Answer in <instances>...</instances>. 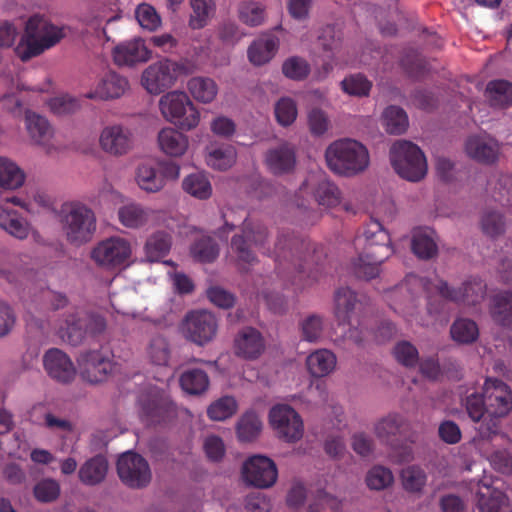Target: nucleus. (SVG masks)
Listing matches in <instances>:
<instances>
[{
    "instance_id": "obj_50",
    "label": "nucleus",
    "mask_w": 512,
    "mask_h": 512,
    "mask_svg": "<svg viewBox=\"0 0 512 512\" xmlns=\"http://www.w3.org/2000/svg\"><path fill=\"white\" fill-rule=\"evenodd\" d=\"M238 16L240 21L248 26H259L266 17L265 7L259 2L242 1L238 5Z\"/></svg>"
},
{
    "instance_id": "obj_21",
    "label": "nucleus",
    "mask_w": 512,
    "mask_h": 512,
    "mask_svg": "<svg viewBox=\"0 0 512 512\" xmlns=\"http://www.w3.org/2000/svg\"><path fill=\"white\" fill-rule=\"evenodd\" d=\"M43 365L47 374L57 382L67 384L76 376L73 362L58 348H51L44 354Z\"/></svg>"
},
{
    "instance_id": "obj_9",
    "label": "nucleus",
    "mask_w": 512,
    "mask_h": 512,
    "mask_svg": "<svg viewBox=\"0 0 512 512\" xmlns=\"http://www.w3.org/2000/svg\"><path fill=\"white\" fill-rule=\"evenodd\" d=\"M62 224L67 240L76 245L90 241L96 231L94 212L79 202L63 205Z\"/></svg>"
},
{
    "instance_id": "obj_57",
    "label": "nucleus",
    "mask_w": 512,
    "mask_h": 512,
    "mask_svg": "<svg viewBox=\"0 0 512 512\" xmlns=\"http://www.w3.org/2000/svg\"><path fill=\"white\" fill-rule=\"evenodd\" d=\"M237 411V402L231 396H224L213 402L207 409V415L211 420L224 421L233 416Z\"/></svg>"
},
{
    "instance_id": "obj_31",
    "label": "nucleus",
    "mask_w": 512,
    "mask_h": 512,
    "mask_svg": "<svg viewBox=\"0 0 512 512\" xmlns=\"http://www.w3.org/2000/svg\"><path fill=\"white\" fill-rule=\"evenodd\" d=\"M206 150V163L215 170L225 171L231 168L236 161L237 152L231 144L211 143Z\"/></svg>"
},
{
    "instance_id": "obj_43",
    "label": "nucleus",
    "mask_w": 512,
    "mask_h": 512,
    "mask_svg": "<svg viewBox=\"0 0 512 512\" xmlns=\"http://www.w3.org/2000/svg\"><path fill=\"white\" fill-rule=\"evenodd\" d=\"M188 90L199 102L210 103L217 95L218 88L214 80L206 77H193L188 82Z\"/></svg>"
},
{
    "instance_id": "obj_38",
    "label": "nucleus",
    "mask_w": 512,
    "mask_h": 512,
    "mask_svg": "<svg viewBox=\"0 0 512 512\" xmlns=\"http://www.w3.org/2000/svg\"><path fill=\"white\" fill-rule=\"evenodd\" d=\"M485 96L492 107L505 108L512 105V83L497 79L487 83Z\"/></svg>"
},
{
    "instance_id": "obj_42",
    "label": "nucleus",
    "mask_w": 512,
    "mask_h": 512,
    "mask_svg": "<svg viewBox=\"0 0 512 512\" xmlns=\"http://www.w3.org/2000/svg\"><path fill=\"white\" fill-rule=\"evenodd\" d=\"M171 238L165 232L152 234L145 243V255L150 262H158L170 251Z\"/></svg>"
},
{
    "instance_id": "obj_47",
    "label": "nucleus",
    "mask_w": 512,
    "mask_h": 512,
    "mask_svg": "<svg viewBox=\"0 0 512 512\" xmlns=\"http://www.w3.org/2000/svg\"><path fill=\"white\" fill-rule=\"evenodd\" d=\"M183 190L189 195L204 200L212 194L211 183L202 173H193L184 178Z\"/></svg>"
},
{
    "instance_id": "obj_25",
    "label": "nucleus",
    "mask_w": 512,
    "mask_h": 512,
    "mask_svg": "<svg viewBox=\"0 0 512 512\" xmlns=\"http://www.w3.org/2000/svg\"><path fill=\"white\" fill-rule=\"evenodd\" d=\"M395 333L396 327L392 322L384 321L376 331L372 332L365 328L362 321H359L357 326L349 327L344 334V339L352 341L359 348H364L370 336H373L377 343H384L390 340Z\"/></svg>"
},
{
    "instance_id": "obj_16",
    "label": "nucleus",
    "mask_w": 512,
    "mask_h": 512,
    "mask_svg": "<svg viewBox=\"0 0 512 512\" xmlns=\"http://www.w3.org/2000/svg\"><path fill=\"white\" fill-rule=\"evenodd\" d=\"M181 328L188 340L203 346L216 336L218 322L212 313L206 310H196L185 316Z\"/></svg>"
},
{
    "instance_id": "obj_14",
    "label": "nucleus",
    "mask_w": 512,
    "mask_h": 512,
    "mask_svg": "<svg viewBox=\"0 0 512 512\" xmlns=\"http://www.w3.org/2000/svg\"><path fill=\"white\" fill-rule=\"evenodd\" d=\"M368 299L349 287H339L333 296V315L338 325H351L353 316H361L368 311Z\"/></svg>"
},
{
    "instance_id": "obj_5",
    "label": "nucleus",
    "mask_w": 512,
    "mask_h": 512,
    "mask_svg": "<svg viewBox=\"0 0 512 512\" xmlns=\"http://www.w3.org/2000/svg\"><path fill=\"white\" fill-rule=\"evenodd\" d=\"M65 36L64 30L40 15L31 16L26 22L25 35L16 48L22 61L42 54L58 44Z\"/></svg>"
},
{
    "instance_id": "obj_53",
    "label": "nucleus",
    "mask_w": 512,
    "mask_h": 512,
    "mask_svg": "<svg viewBox=\"0 0 512 512\" xmlns=\"http://www.w3.org/2000/svg\"><path fill=\"white\" fill-rule=\"evenodd\" d=\"M170 353L169 343L165 337L155 335L151 338L147 347V355L153 364L158 366L168 365Z\"/></svg>"
},
{
    "instance_id": "obj_11",
    "label": "nucleus",
    "mask_w": 512,
    "mask_h": 512,
    "mask_svg": "<svg viewBox=\"0 0 512 512\" xmlns=\"http://www.w3.org/2000/svg\"><path fill=\"white\" fill-rule=\"evenodd\" d=\"M159 108L163 117L181 130L190 131L199 124L200 113L184 92L166 93L159 100Z\"/></svg>"
},
{
    "instance_id": "obj_19",
    "label": "nucleus",
    "mask_w": 512,
    "mask_h": 512,
    "mask_svg": "<svg viewBox=\"0 0 512 512\" xmlns=\"http://www.w3.org/2000/svg\"><path fill=\"white\" fill-rule=\"evenodd\" d=\"M242 476L247 484L264 489L275 484L278 471L273 460L263 455H254L244 462Z\"/></svg>"
},
{
    "instance_id": "obj_3",
    "label": "nucleus",
    "mask_w": 512,
    "mask_h": 512,
    "mask_svg": "<svg viewBox=\"0 0 512 512\" xmlns=\"http://www.w3.org/2000/svg\"><path fill=\"white\" fill-rule=\"evenodd\" d=\"M354 244L361 252L353 262V270L358 278L366 280L376 278L381 264L394 252L389 233L375 219L365 225L362 234L355 238Z\"/></svg>"
},
{
    "instance_id": "obj_27",
    "label": "nucleus",
    "mask_w": 512,
    "mask_h": 512,
    "mask_svg": "<svg viewBox=\"0 0 512 512\" xmlns=\"http://www.w3.org/2000/svg\"><path fill=\"white\" fill-rule=\"evenodd\" d=\"M467 155L484 164H493L498 159L499 145L497 141L486 135L470 136L465 143Z\"/></svg>"
},
{
    "instance_id": "obj_44",
    "label": "nucleus",
    "mask_w": 512,
    "mask_h": 512,
    "mask_svg": "<svg viewBox=\"0 0 512 512\" xmlns=\"http://www.w3.org/2000/svg\"><path fill=\"white\" fill-rule=\"evenodd\" d=\"M262 430V422L254 411H247L239 419L236 432L241 442H250L258 437Z\"/></svg>"
},
{
    "instance_id": "obj_12",
    "label": "nucleus",
    "mask_w": 512,
    "mask_h": 512,
    "mask_svg": "<svg viewBox=\"0 0 512 512\" xmlns=\"http://www.w3.org/2000/svg\"><path fill=\"white\" fill-rule=\"evenodd\" d=\"M140 417L147 425H157L176 417V406L162 389L150 387L138 398Z\"/></svg>"
},
{
    "instance_id": "obj_36",
    "label": "nucleus",
    "mask_w": 512,
    "mask_h": 512,
    "mask_svg": "<svg viewBox=\"0 0 512 512\" xmlns=\"http://www.w3.org/2000/svg\"><path fill=\"white\" fill-rule=\"evenodd\" d=\"M25 124L31 139L38 145L46 146L53 135V130L46 118L32 111H26Z\"/></svg>"
},
{
    "instance_id": "obj_28",
    "label": "nucleus",
    "mask_w": 512,
    "mask_h": 512,
    "mask_svg": "<svg viewBox=\"0 0 512 512\" xmlns=\"http://www.w3.org/2000/svg\"><path fill=\"white\" fill-rule=\"evenodd\" d=\"M128 87V80L124 76L109 71L101 78L94 92L89 93L87 97L102 100L117 99L126 92Z\"/></svg>"
},
{
    "instance_id": "obj_37",
    "label": "nucleus",
    "mask_w": 512,
    "mask_h": 512,
    "mask_svg": "<svg viewBox=\"0 0 512 512\" xmlns=\"http://www.w3.org/2000/svg\"><path fill=\"white\" fill-rule=\"evenodd\" d=\"M0 228L21 240L29 234L27 221L17 211L4 206H0Z\"/></svg>"
},
{
    "instance_id": "obj_24",
    "label": "nucleus",
    "mask_w": 512,
    "mask_h": 512,
    "mask_svg": "<svg viewBox=\"0 0 512 512\" xmlns=\"http://www.w3.org/2000/svg\"><path fill=\"white\" fill-rule=\"evenodd\" d=\"M113 59L118 66H133L149 60L151 52L144 40L135 38L114 47Z\"/></svg>"
},
{
    "instance_id": "obj_60",
    "label": "nucleus",
    "mask_w": 512,
    "mask_h": 512,
    "mask_svg": "<svg viewBox=\"0 0 512 512\" xmlns=\"http://www.w3.org/2000/svg\"><path fill=\"white\" fill-rule=\"evenodd\" d=\"M466 411L472 421L478 423V426L485 420H489L486 413V399L483 394L472 393L466 397Z\"/></svg>"
},
{
    "instance_id": "obj_52",
    "label": "nucleus",
    "mask_w": 512,
    "mask_h": 512,
    "mask_svg": "<svg viewBox=\"0 0 512 512\" xmlns=\"http://www.w3.org/2000/svg\"><path fill=\"white\" fill-rule=\"evenodd\" d=\"M136 180L139 187L147 192H158L164 187L163 177L158 170L147 164H142L137 169Z\"/></svg>"
},
{
    "instance_id": "obj_1",
    "label": "nucleus",
    "mask_w": 512,
    "mask_h": 512,
    "mask_svg": "<svg viewBox=\"0 0 512 512\" xmlns=\"http://www.w3.org/2000/svg\"><path fill=\"white\" fill-rule=\"evenodd\" d=\"M268 237V229L261 221L246 218L242 224V233L234 235L231 239V250L241 265L250 266L257 262L251 244L263 254L273 257L276 274L283 282L281 285L285 288L292 286L294 293L318 281V270H311L308 273L305 271L308 243L289 232L282 231L277 237L274 249H271L267 245Z\"/></svg>"
},
{
    "instance_id": "obj_8",
    "label": "nucleus",
    "mask_w": 512,
    "mask_h": 512,
    "mask_svg": "<svg viewBox=\"0 0 512 512\" xmlns=\"http://www.w3.org/2000/svg\"><path fill=\"white\" fill-rule=\"evenodd\" d=\"M390 161L395 172L401 178L411 182L420 181L427 173L424 153L410 141H396L390 148Z\"/></svg>"
},
{
    "instance_id": "obj_23",
    "label": "nucleus",
    "mask_w": 512,
    "mask_h": 512,
    "mask_svg": "<svg viewBox=\"0 0 512 512\" xmlns=\"http://www.w3.org/2000/svg\"><path fill=\"white\" fill-rule=\"evenodd\" d=\"M235 354L246 360H255L265 350V340L261 332L253 327H244L234 339Z\"/></svg>"
},
{
    "instance_id": "obj_15",
    "label": "nucleus",
    "mask_w": 512,
    "mask_h": 512,
    "mask_svg": "<svg viewBox=\"0 0 512 512\" xmlns=\"http://www.w3.org/2000/svg\"><path fill=\"white\" fill-rule=\"evenodd\" d=\"M117 473L126 486L135 489L146 487L152 479L146 459L132 451L125 452L119 457Z\"/></svg>"
},
{
    "instance_id": "obj_58",
    "label": "nucleus",
    "mask_w": 512,
    "mask_h": 512,
    "mask_svg": "<svg viewBox=\"0 0 512 512\" xmlns=\"http://www.w3.org/2000/svg\"><path fill=\"white\" fill-rule=\"evenodd\" d=\"M341 88L351 96L364 97L369 95L372 82L362 74H353L341 81Z\"/></svg>"
},
{
    "instance_id": "obj_49",
    "label": "nucleus",
    "mask_w": 512,
    "mask_h": 512,
    "mask_svg": "<svg viewBox=\"0 0 512 512\" xmlns=\"http://www.w3.org/2000/svg\"><path fill=\"white\" fill-rule=\"evenodd\" d=\"M314 197L319 205L332 208L340 204L341 192L336 184L326 178L320 180L314 190Z\"/></svg>"
},
{
    "instance_id": "obj_13",
    "label": "nucleus",
    "mask_w": 512,
    "mask_h": 512,
    "mask_svg": "<svg viewBox=\"0 0 512 512\" xmlns=\"http://www.w3.org/2000/svg\"><path fill=\"white\" fill-rule=\"evenodd\" d=\"M131 256L130 241L119 236L100 241L91 251L92 260L106 270H116L127 265Z\"/></svg>"
},
{
    "instance_id": "obj_17",
    "label": "nucleus",
    "mask_w": 512,
    "mask_h": 512,
    "mask_svg": "<svg viewBox=\"0 0 512 512\" xmlns=\"http://www.w3.org/2000/svg\"><path fill=\"white\" fill-rule=\"evenodd\" d=\"M179 69V64L169 59L151 64L142 74V85L150 94H160L174 85Z\"/></svg>"
},
{
    "instance_id": "obj_34",
    "label": "nucleus",
    "mask_w": 512,
    "mask_h": 512,
    "mask_svg": "<svg viewBox=\"0 0 512 512\" xmlns=\"http://www.w3.org/2000/svg\"><path fill=\"white\" fill-rule=\"evenodd\" d=\"M477 512H512V505L506 494L499 490L487 489L477 495Z\"/></svg>"
},
{
    "instance_id": "obj_20",
    "label": "nucleus",
    "mask_w": 512,
    "mask_h": 512,
    "mask_svg": "<svg viewBox=\"0 0 512 512\" xmlns=\"http://www.w3.org/2000/svg\"><path fill=\"white\" fill-rule=\"evenodd\" d=\"M79 367L83 380L96 384L106 380L113 370V362L108 353L93 350L81 355Z\"/></svg>"
},
{
    "instance_id": "obj_46",
    "label": "nucleus",
    "mask_w": 512,
    "mask_h": 512,
    "mask_svg": "<svg viewBox=\"0 0 512 512\" xmlns=\"http://www.w3.org/2000/svg\"><path fill=\"white\" fill-rule=\"evenodd\" d=\"M383 124L389 134L400 135L409 125L406 112L398 106H389L383 112Z\"/></svg>"
},
{
    "instance_id": "obj_51",
    "label": "nucleus",
    "mask_w": 512,
    "mask_h": 512,
    "mask_svg": "<svg viewBox=\"0 0 512 512\" xmlns=\"http://www.w3.org/2000/svg\"><path fill=\"white\" fill-rule=\"evenodd\" d=\"M192 14L189 26L192 29H201L208 23L209 18L215 11L213 0H190Z\"/></svg>"
},
{
    "instance_id": "obj_56",
    "label": "nucleus",
    "mask_w": 512,
    "mask_h": 512,
    "mask_svg": "<svg viewBox=\"0 0 512 512\" xmlns=\"http://www.w3.org/2000/svg\"><path fill=\"white\" fill-rule=\"evenodd\" d=\"M401 66L413 79H421L428 73L427 61L415 51H410L402 57Z\"/></svg>"
},
{
    "instance_id": "obj_10",
    "label": "nucleus",
    "mask_w": 512,
    "mask_h": 512,
    "mask_svg": "<svg viewBox=\"0 0 512 512\" xmlns=\"http://www.w3.org/2000/svg\"><path fill=\"white\" fill-rule=\"evenodd\" d=\"M410 425L408 420L399 413H389L380 418L374 425L375 436L389 446L397 454V462H410L413 459L411 446L402 445L401 441L406 437Z\"/></svg>"
},
{
    "instance_id": "obj_32",
    "label": "nucleus",
    "mask_w": 512,
    "mask_h": 512,
    "mask_svg": "<svg viewBox=\"0 0 512 512\" xmlns=\"http://www.w3.org/2000/svg\"><path fill=\"white\" fill-rule=\"evenodd\" d=\"M108 472L107 459L102 455H96L88 459L79 469L80 481L88 486H95L104 481Z\"/></svg>"
},
{
    "instance_id": "obj_33",
    "label": "nucleus",
    "mask_w": 512,
    "mask_h": 512,
    "mask_svg": "<svg viewBox=\"0 0 512 512\" xmlns=\"http://www.w3.org/2000/svg\"><path fill=\"white\" fill-rule=\"evenodd\" d=\"M490 314L493 321L505 328H512V292L502 291L491 300Z\"/></svg>"
},
{
    "instance_id": "obj_18",
    "label": "nucleus",
    "mask_w": 512,
    "mask_h": 512,
    "mask_svg": "<svg viewBox=\"0 0 512 512\" xmlns=\"http://www.w3.org/2000/svg\"><path fill=\"white\" fill-rule=\"evenodd\" d=\"M271 426L287 442H296L303 436L304 426L300 415L288 405H276L269 413Z\"/></svg>"
},
{
    "instance_id": "obj_62",
    "label": "nucleus",
    "mask_w": 512,
    "mask_h": 512,
    "mask_svg": "<svg viewBox=\"0 0 512 512\" xmlns=\"http://www.w3.org/2000/svg\"><path fill=\"white\" fill-rule=\"evenodd\" d=\"M60 491L59 483L50 478L42 479L33 488L34 497L41 503H51L57 500Z\"/></svg>"
},
{
    "instance_id": "obj_39",
    "label": "nucleus",
    "mask_w": 512,
    "mask_h": 512,
    "mask_svg": "<svg viewBox=\"0 0 512 512\" xmlns=\"http://www.w3.org/2000/svg\"><path fill=\"white\" fill-rule=\"evenodd\" d=\"M150 210L140 204L129 203L119 208L118 219L127 228H140L147 224Z\"/></svg>"
},
{
    "instance_id": "obj_7",
    "label": "nucleus",
    "mask_w": 512,
    "mask_h": 512,
    "mask_svg": "<svg viewBox=\"0 0 512 512\" xmlns=\"http://www.w3.org/2000/svg\"><path fill=\"white\" fill-rule=\"evenodd\" d=\"M106 329L105 318L95 312L75 309L65 315L58 325L60 338L72 346L81 344L87 336H97Z\"/></svg>"
},
{
    "instance_id": "obj_6",
    "label": "nucleus",
    "mask_w": 512,
    "mask_h": 512,
    "mask_svg": "<svg viewBox=\"0 0 512 512\" xmlns=\"http://www.w3.org/2000/svg\"><path fill=\"white\" fill-rule=\"evenodd\" d=\"M483 391L489 420L485 419L476 430L481 439H491L499 432L500 419L512 409V392L502 380L492 378L485 380Z\"/></svg>"
},
{
    "instance_id": "obj_26",
    "label": "nucleus",
    "mask_w": 512,
    "mask_h": 512,
    "mask_svg": "<svg viewBox=\"0 0 512 512\" xmlns=\"http://www.w3.org/2000/svg\"><path fill=\"white\" fill-rule=\"evenodd\" d=\"M265 164L274 175H284L292 172L296 165V152L289 143H283L269 149L265 154Z\"/></svg>"
},
{
    "instance_id": "obj_55",
    "label": "nucleus",
    "mask_w": 512,
    "mask_h": 512,
    "mask_svg": "<svg viewBox=\"0 0 512 512\" xmlns=\"http://www.w3.org/2000/svg\"><path fill=\"white\" fill-rule=\"evenodd\" d=\"M191 254L197 261L209 263L218 257L219 247L213 238L202 237L192 245Z\"/></svg>"
},
{
    "instance_id": "obj_61",
    "label": "nucleus",
    "mask_w": 512,
    "mask_h": 512,
    "mask_svg": "<svg viewBox=\"0 0 512 512\" xmlns=\"http://www.w3.org/2000/svg\"><path fill=\"white\" fill-rule=\"evenodd\" d=\"M135 17L139 25L148 31H155L161 25V17L156 9L147 3L138 5L135 11Z\"/></svg>"
},
{
    "instance_id": "obj_29",
    "label": "nucleus",
    "mask_w": 512,
    "mask_h": 512,
    "mask_svg": "<svg viewBox=\"0 0 512 512\" xmlns=\"http://www.w3.org/2000/svg\"><path fill=\"white\" fill-rule=\"evenodd\" d=\"M157 140L160 150L170 157L183 156L189 147L188 136L173 127L162 128Z\"/></svg>"
},
{
    "instance_id": "obj_2",
    "label": "nucleus",
    "mask_w": 512,
    "mask_h": 512,
    "mask_svg": "<svg viewBox=\"0 0 512 512\" xmlns=\"http://www.w3.org/2000/svg\"><path fill=\"white\" fill-rule=\"evenodd\" d=\"M432 288L444 299L455 303L476 305L486 295V283L477 277L466 280L458 289L452 288L444 280L433 285L427 278L409 274L403 282L387 294L390 307L404 317H413L417 308V299L425 293L427 295V311L430 315H439L445 308L443 300L434 301L431 295Z\"/></svg>"
},
{
    "instance_id": "obj_48",
    "label": "nucleus",
    "mask_w": 512,
    "mask_h": 512,
    "mask_svg": "<svg viewBox=\"0 0 512 512\" xmlns=\"http://www.w3.org/2000/svg\"><path fill=\"white\" fill-rule=\"evenodd\" d=\"M450 334L454 341L461 344H470L477 340L479 329L473 320L459 318L452 324Z\"/></svg>"
},
{
    "instance_id": "obj_64",
    "label": "nucleus",
    "mask_w": 512,
    "mask_h": 512,
    "mask_svg": "<svg viewBox=\"0 0 512 512\" xmlns=\"http://www.w3.org/2000/svg\"><path fill=\"white\" fill-rule=\"evenodd\" d=\"M342 506L341 500L319 489L313 501L308 506V512H322L326 508L331 512H339Z\"/></svg>"
},
{
    "instance_id": "obj_63",
    "label": "nucleus",
    "mask_w": 512,
    "mask_h": 512,
    "mask_svg": "<svg viewBox=\"0 0 512 512\" xmlns=\"http://www.w3.org/2000/svg\"><path fill=\"white\" fill-rule=\"evenodd\" d=\"M393 354L396 360L405 367H415L419 363V352L409 341L398 342L393 349Z\"/></svg>"
},
{
    "instance_id": "obj_4",
    "label": "nucleus",
    "mask_w": 512,
    "mask_h": 512,
    "mask_svg": "<svg viewBox=\"0 0 512 512\" xmlns=\"http://www.w3.org/2000/svg\"><path fill=\"white\" fill-rule=\"evenodd\" d=\"M328 168L341 176H355L367 169L370 162L367 148L354 139L332 142L325 151Z\"/></svg>"
},
{
    "instance_id": "obj_40",
    "label": "nucleus",
    "mask_w": 512,
    "mask_h": 512,
    "mask_svg": "<svg viewBox=\"0 0 512 512\" xmlns=\"http://www.w3.org/2000/svg\"><path fill=\"white\" fill-rule=\"evenodd\" d=\"M180 386L191 395H199L208 389L209 377L202 369H187L180 376Z\"/></svg>"
},
{
    "instance_id": "obj_35",
    "label": "nucleus",
    "mask_w": 512,
    "mask_h": 512,
    "mask_svg": "<svg viewBox=\"0 0 512 512\" xmlns=\"http://www.w3.org/2000/svg\"><path fill=\"white\" fill-rule=\"evenodd\" d=\"M336 363L335 354L328 349H318L306 359L308 371L313 377L329 375L335 369Z\"/></svg>"
},
{
    "instance_id": "obj_41",
    "label": "nucleus",
    "mask_w": 512,
    "mask_h": 512,
    "mask_svg": "<svg viewBox=\"0 0 512 512\" xmlns=\"http://www.w3.org/2000/svg\"><path fill=\"white\" fill-rule=\"evenodd\" d=\"M25 175L21 169L7 158L0 157V189L14 190L24 183Z\"/></svg>"
},
{
    "instance_id": "obj_30",
    "label": "nucleus",
    "mask_w": 512,
    "mask_h": 512,
    "mask_svg": "<svg viewBox=\"0 0 512 512\" xmlns=\"http://www.w3.org/2000/svg\"><path fill=\"white\" fill-rule=\"evenodd\" d=\"M279 48V39L272 34H265L254 40L248 48L249 61L255 66L268 63Z\"/></svg>"
},
{
    "instance_id": "obj_59",
    "label": "nucleus",
    "mask_w": 512,
    "mask_h": 512,
    "mask_svg": "<svg viewBox=\"0 0 512 512\" xmlns=\"http://www.w3.org/2000/svg\"><path fill=\"white\" fill-rule=\"evenodd\" d=\"M394 482V476L389 468L374 466L366 475L367 486L372 490H383Z\"/></svg>"
},
{
    "instance_id": "obj_45",
    "label": "nucleus",
    "mask_w": 512,
    "mask_h": 512,
    "mask_svg": "<svg viewBox=\"0 0 512 512\" xmlns=\"http://www.w3.org/2000/svg\"><path fill=\"white\" fill-rule=\"evenodd\" d=\"M402 486L405 491L412 494H421L426 483V472L417 465H411L401 471Z\"/></svg>"
},
{
    "instance_id": "obj_22",
    "label": "nucleus",
    "mask_w": 512,
    "mask_h": 512,
    "mask_svg": "<svg viewBox=\"0 0 512 512\" xmlns=\"http://www.w3.org/2000/svg\"><path fill=\"white\" fill-rule=\"evenodd\" d=\"M100 146L106 153L121 156L129 152L133 146L131 131L121 125L105 127L99 138Z\"/></svg>"
},
{
    "instance_id": "obj_54",
    "label": "nucleus",
    "mask_w": 512,
    "mask_h": 512,
    "mask_svg": "<svg viewBox=\"0 0 512 512\" xmlns=\"http://www.w3.org/2000/svg\"><path fill=\"white\" fill-rule=\"evenodd\" d=\"M412 251L421 259H430L437 254V245L427 231H416L412 238Z\"/></svg>"
}]
</instances>
